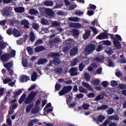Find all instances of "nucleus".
<instances>
[{"label":"nucleus","instance_id":"nucleus-29","mask_svg":"<svg viewBox=\"0 0 126 126\" xmlns=\"http://www.w3.org/2000/svg\"><path fill=\"white\" fill-rule=\"evenodd\" d=\"M54 4V2L53 1H45L44 2V5H45L46 6H52Z\"/></svg>","mask_w":126,"mask_h":126},{"label":"nucleus","instance_id":"nucleus-30","mask_svg":"<svg viewBox=\"0 0 126 126\" xmlns=\"http://www.w3.org/2000/svg\"><path fill=\"white\" fill-rule=\"evenodd\" d=\"M77 63H78V59L77 58H76L71 62V66H74V65H76Z\"/></svg>","mask_w":126,"mask_h":126},{"label":"nucleus","instance_id":"nucleus-63","mask_svg":"<svg viewBox=\"0 0 126 126\" xmlns=\"http://www.w3.org/2000/svg\"><path fill=\"white\" fill-rule=\"evenodd\" d=\"M107 63H108L109 66H113V65H114V63L113 62V61H112V60H111V59H109L107 61Z\"/></svg>","mask_w":126,"mask_h":126},{"label":"nucleus","instance_id":"nucleus-54","mask_svg":"<svg viewBox=\"0 0 126 126\" xmlns=\"http://www.w3.org/2000/svg\"><path fill=\"white\" fill-rule=\"evenodd\" d=\"M118 87L120 89H126V86L124 84H119Z\"/></svg>","mask_w":126,"mask_h":126},{"label":"nucleus","instance_id":"nucleus-19","mask_svg":"<svg viewBox=\"0 0 126 126\" xmlns=\"http://www.w3.org/2000/svg\"><path fill=\"white\" fill-rule=\"evenodd\" d=\"M33 106H34V103H33V102L27 105L26 109V113H27V114L30 113V111H31V109L33 108Z\"/></svg>","mask_w":126,"mask_h":126},{"label":"nucleus","instance_id":"nucleus-59","mask_svg":"<svg viewBox=\"0 0 126 126\" xmlns=\"http://www.w3.org/2000/svg\"><path fill=\"white\" fill-rule=\"evenodd\" d=\"M89 6L90 9H94V10H95V9L97 8V7H96V6L94 4H90Z\"/></svg>","mask_w":126,"mask_h":126},{"label":"nucleus","instance_id":"nucleus-23","mask_svg":"<svg viewBox=\"0 0 126 126\" xmlns=\"http://www.w3.org/2000/svg\"><path fill=\"white\" fill-rule=\"evenodd\" d=\"M45 50V47L43 46H39L35 48V51L36 53H39V52H42Z\"/></svg>","mask_w":126,"mask_h":126},{"label":"nucleus","instance_id":"nucleus-26","mask_svg":"<svg viewBox=\"0 0 126 126\" xmlns=\"http://www.w3.org/2000/svg\"><path fill=\"white\" fill-rule=\"evenodd\" d=\"M37 73L36 72H33L31 76V79L32 81H36V79H37Z\"/></svg>","mask_w":126,"mask_h":126},{"label":"nucleus","instance_id":"nucleus-47","mask_svg":"<svg viewBox=\"0 0 126 126\" xmlns=\"http://www.w3.org/2000/svg\"><path fill=\"white\" fill-rule=\"evenodd\" d=\"M93 83L94 85H98L100 84V80L99 79L94 80Z\"/></svg>","mask_w":126,"mask_h":126},{"label":"nucleus","instance_id":"nucleus-62","mask_svg":"<svg viewBox=\"0 0 126 126\" xmlns=\"http://www.w3.org/2000/svg\"><path fill=\"white\" fill-rule=\"evenodd\" d=\"M6 123L7 125H8V126H12V122H11V120H10V118L7 119Z\"/></svg>","mask_w":126,"mask_h":126},{"label":"nucleus","instance_id":"nucleus-20","mask_svg":"<svg viewBox=\"0 0 126 126\" xmlns=\"http://www.w3.org/2000/svg\"><path fill=\"white\" fill-rule=\"evenodd\" d=\"M78 52V49L76 47H74L70 52V56H75Z\"/></svg>","mask_w":126,"mask_h":126},{"label":"nucleus","instance_id":"nucleus-49","mask_svg":"<svg viewBox=\"0 0 126 126\" xmlns=\"http://www.w3.org/2000/svg\"><path fill=\"white\" fill-rule=\"evenodd\" d=\"M55 71L58 73H62L63 72V68L58 67L55 69Z\"/></svg>","mask_w":126,"mask_h":126},{"label":"nucleus","instance_id":"nucleus-4","mask_svg":"<svg viewBox=\"0 0 126 126\" xmlns=\"http://www.w3.org/2000/svg\"><path fill=\"white\" fill-rule=\"evenodd\" d=\"M7 46V42H4V41H0V59L2 54V50H4Z\"/></svg>","mask_w":126,"mask_h":126},{"label":"nucleus","instance_id":"nucleus-31","mask_svg":"<svg viewBox=\"0 0 126 126\" xmlns=\"http://www.w3.org/2000/svg\"><path fill=\"white\" fill-rule=\"evenodd\" d=\"M70 21H73L74 22H77L79 20V18L77 17H70L68 18Z\"/></svg>","mask_w":126,"mask_h":126},{"label":"nucleus","instance_id":"nucleus-7","mask_svg":"<svg viewBox=\"0 0 126 126\" xmlns=\"http://www.w3.org/2000/svg\"><path fill=\"white\" fill-rule=\"evenodd\" d=\"M9 59H10V55L7 53L2 55L1 57V61L4 62H8Z\"/></svg>","mask_w":126,"mask_h":126},{"label":"nucleus","instance_id":"nucleus-44","mask_svg":"<svg viewBox=\"0 0 126 126\" xmlns=\"http://www.w3.org/2000/svg\"><path fill=\"white\" fill-rule=\"evenodd\" d=\"M12 81V79L7 78L3 80V82L4 84H7V83H8L9 82H11Z\"/></svg>","mask_w":126,"mask_h":126},{"label":"nucleus","instance_id":"nucleus-52","mask_svg":"<svg viewBox=\"0 0 126 126\" xmlns=\"http://www.w3.org/2000/svg\"><path fill=\"white\" fill-rule=\"evenodd\" d=\"M114 113V108H110L107 110L108 115H112Z\"/></svg>","mask_w":126,"mask_h":126},{"label":"nucleus","instance_id":"nucleus-43","mask_svg":"<svg viewBox=\"0 0 126 126\" xmlns=\"http://www.w3.org/2000/svg\"><path fill=\"white\" fill-rule=\"evenodd\" d=\"M7 34L9 35L13 34V30L11 28L8 29L7 30Z\"/></svg>","mask_w":126,"mask_h":126},{"label":"nucleus","instance_id":"nucleus-6","mask_svg":"<svg viewBox=\"0 0 126 126\" xmlns=\"http://www.w3.org/2000/svg\"><path fill=\"white\" fill-rule=\"evenodd\" d=\"M109 33L106 32H103L102 34H99L96 36V39L98 40H103L104 39H109Z\"/></svg>","mask_w":126,"mask_h":126},{"label":"nucleus","instance_id":"nucleus-45","mask_svg":"<svg viewBox=\"0 0 126 126\" xmlns=\"http://www.w3.org/2000/svg\"><path fill=\"white\" fill-rule=\"evenodd\" d=\"M85 79L87 81H90V75L87 73H85Z\"/></svg>","mask_w":126,"mask_h":126},{"label":"nucleus","instance_id":"nucleus-41","mask_svg":"<svg viewBox=\"0 0 126 126\" xmlns=\"http://www.w3.org/2000/svg\"><path fill=\"white\" fill-rule=\"evenodd\" d=\"M89 107H90V105L86 103H84L82 105V108L84 110H88Z\"/></svg>","mask_w":126,"mask_h":126},{"label":"nucleus","instance_id":"nucleus-9","mask_svg":"<svg viewBox=\"0 0 126 126\" xmlns=\"http://www.w3.org/2000/svg\"><path fill=\"white\" fill-rule=\"evenodd\" d=\"M4 66L7 70H9L12 68V67H13V62L10 61L6 64H4Z\"/></svg>","mask_w":126,"mask_h":126},{"label":"nucleus","instance_id":"nucleus-18","mask_svg":"<svg viewBox=\"0 0 126 126\" xmlns=\"http://www.w3.org/2000/svg\"><path fill=\"white\" fill-rule=\"evenodd\" d=\"M22 93V90L21 89H19L17 91H15L13 93L14 95L13 96V98H16V97H18L20 94Z\"/></svg>","mask_w":126,"mask_h":126},{"label":"nucleus","instance_id":"nucleus-8","mask_svg":"<svg viewBox=\"0 0 126 126\" xmlns=\"http://www.w3.org/2000/svg\"><path fill=\"white\" fill-rule=\"evenodd\" d=\"M113 42L114 47H115L117 50H120V49H121L122 45L121 44V43L120 42V41H119L118 39H114Z\"/></svg>","mask_w":126,"mask_h":126},{"label":"nucleus","instance_id":"nucleus-16","mask_svg":"<svg viewBox=\"0 0 126 126\" xmlns=\"http://www.w3.org/2000/svg\"><path fill=\"white\" fill-rule=\"evenodd\" d=\"M45 11L48 16H53L54 14V11L51 9H45Z\"/></svg>","mask_w":126,"mask_h":126},{"label":"nucleus","instance_id":"nucleus-32","mask_svg":"<svg viewBox=\"0 0 126 126\" xmlns=\"http://www.w3.org/2000/svg\"><path fill=\"white\" fill-rule=\"evenodd\" d=\"M106 109H108V105H102L100 107H98L97 108V110L100 111L101 110H106Z\"/></svg>","mask_w":126,"mask_h":126},{"label":"nucleus","instance_id":"nucleus-37","mask_svg":"<svg viewBox=\"0 0 126 126\" xmlns=\"http://www.w3.org/2000/svg\"><path fill=\"white\" fill-rule=\"evenodd\" d=\"M72 32L74 36H78L79 35V32L78 30L74 29L72 30Z\"/></svg>","mask_w":126,"mask_h":126},{"label":"nucleus","instance_id":"nucleus-5","mask_svg":"<svg viewBox=\"0 0 126 126\" xmlns=\"http://www.w3.org/2000/svg\"><path fill=\"white\" fill-rule=\"evenodd\" d=\"M77 70H78V69L75 67L71 68L69 70L70 76H77V75H78Z\"/></svg>","mask_w":126,"mask_h":126},{"label":"nucleus","instance_id":"nucleus-42","mask_svg":"<svg viewBox=\"0 0 126 126\" xmlns=\"http://www.w3.org/2000/svg\"><path fill=\"white\" fill-rule=\"evenodd\" d=\"M38 12V10H35V9H32L30 10V13L31 14H37Z\"/></svg>","mask_w":126,"mask_h":126},{"label":"nucleus","instance_id":"nucleus-57","mask_svg":"<svg viewBox=\"0 0 126 126\" xmlns=\"http://www.w3.org/2000/svg\"><path fill=\"white\" fill-rule=\"evenodd\" d=\"M87 96L88 98H94L95 97V94L93 93H89L88 94Z\"/></svg>","mask_w":126,"mask_h":126},{"label":"nucleus","instance_id":"nucleus-64","mask_svg":"<svg viewBox=\"0 0 126 126\" xmlns=\"http://www.w3.org/2000/svg\"><path fill=\"white\" fill-rule=\"evenodd\" d=\"M61 85L59 84H57L56 85H55V90H56V91H59V90L60 89H61Z\"/></svg>","mask_w":126,"mask_h":126},{"label":"nucleus","instance_id":"nucleus-36","mask_svg":"<svg viewBox=\"0 0 126 126\" xmlns=\"http://www.w3.org/2000/svg\"><path fill=\"white\" fill-rule=\"evenodd\" d=\"M102 70H103V68H102V67L98 68L96 70L95 73L94 74L95 75H96V74H98V75L101 74Z\"/></svg>","mask_w":126,"mask_h":126},{"label":"nucleus","instance_id":"nucleus-25","mask_svg":"<svg viewBox=\"0 0 126 126\" xmlns=\"http://www.w3.org/2000/svg\"><path fill=\"white\" fill-rule=\"evenodd\" d=\"M79 91L81 93H85L86 94H87V93H88L87 90L83 88V87L82 86L79 87Z\"/></svg>","mask_w":126,"mask_h":126},{"label":"nucleus","instance_id":"nucleus-35","mask_svg":"<svg viewBox=\"0 0 126 126\" xmlns=\"http://www.w3.org/2000/svg\"><path fill=\"white\" fill-rule=\"evenodd\" d=\"M85 67V64L83 63H81L79 65V71H82L83 68Z\"/></svg>","mask_w":126,"mask_h":126},{"label":"nucleus","instance_id":"nucleus-56","mask_svg":"<svg viewBox=\"0 0 126 126\" xmlns=\"http://www.w3.org/2000/svg\"><path fill=\"white\" fill-rule=\"evenodd\" d=\"M10 54L11 55V58H13L15 57L16 51L14 50H12L11 51Z\"/></svg>","mask_w":126,"mask_h":126},{"label":"nucleus","instance_id":"nucleus-1","mask_svg":"<svg viewBox=\"0 0 126 126\" xmlns=\"http://www.w3.org/2000/svg\"><path fill=\"white\" fill-rule=\"evenodd\" d=\"M36 95H37V93L36 92H32L29 94L27 98L25 99V104H31L34 99V98L36 97Z\"/></svg>","mask_w":126,"mask_h":126},{"label":"nucleus","instance_id":"nucleus-14","mask_svg":"<svg viewBox=\"0 0 126 126\" xmlns=\"http://www.w3.org/2000/svg\"><path fill=\"white\" fill-rule=\"evenodd\" d=\"M91 33V31H90V30H87V31L85 32V33L83 35V39H84V40L88 39V38H89V36H90Z\"/></svg>","mask_w":126,"mask_h":126},{"label":"nucleus","instance_id":"nucleus-60","mask_svg":"<svg viewBox=\"0 0 126 126\" xmlns=\"http://www.w3.org/2000/svg\"><path fill=\"white\" fill-rule=\"evenodd\" d=\"M102 85L103 87H107L109 85V83L107 81H104L102 82Z\"/></svg>","mask_w":126,"mask_h":126},{"label":"nucleus","instance_id":"nucleus-39","mask_svg":"<svg viewBox=\"0 0 126 126\" xmlns=\"http://www.w3.org/2000/svg\"><path fill=\"white\" fill-rule=\"evenodd\" d=\"M110 85L113 87H116V86H118V82L115 80L111 81Z\"/></svg>","mask_w":126,"mask_h":126},{"label":"nucleus","instance_id":"nucleus-21","mask_svg":"<svg viewBox=\"0 0 126 126\" xmlns=\"http://www.w3.org/2000/svg\"><path fill=\"white\" fill-rule=\"evenodd\" d=\"M70 25L71 27H74V28H80L81 27V24L79 23H71Z\"/></svg>","mask_w":126,"mask_h":126},{"label":"nucleus","instance_id":"nucleus-11","mask_svg":"<svg viewBox=\"0 0 126 126\" xmlns=\"http://www.w3.org/2000/svg\"><path fill=\"white\" fill-rule=\"evenodd\" d=\"M13 35L14 37H20V36H21L20 31L15 28L13 30Z\"/></svg>","mask_w":126,"mask_h":126},{"label":"nucleus","instance_id":"nucleus-15","mask_svg":"<svg viewBox=\"0 0 126 126\" xmlns=\"http://www.w3.org/2000/svg\"><path fill=\"white\" fill-rule=\"evenodd\" d=\"M82 84L83 86H84V87H86V88H87V89H88L89 91H92L93 90V89L92 88V87H91V86L88 84V83L83 82L82 83Z\"/></svg>","mask_w":126,"mask_h":126},{"label":"nucleus","instance_id":"nucleus-46","mask_svg":"<svg viewBox=\"0 0 126 126\" xmlns=\"http://www.w3.org/2000/svg\"><path fill=\"white\" fill-rule=\"evenodd\" d=\"M91 29L94 32V34H98V32L97 31V29L94 27H91Z\"/></svg>","mask_w":126,"mask_h":126},{"label":"nucleus","instance_id":"nucleus-17","mask_svg":"<svg viewBox=\"0 0 126 126\" xmlns=\"http://www.w3.org/2000/svg\"><path fill=\"white\" fill-rule=\"evenodd\" d=\"M21 24L22 25H24L25 28H29V22L27 20H22L21 22Z\"/></svg>","mask_w":126,"mask_h":126},{"label":"nucleus","instance_id":"nucleus-58","mask_svg":"<svg viewBox=\"0 0 126 126\" xmlns=\"http://www.w3.org/2000/svg\"><path fill=\"white\" fill-rule=\"evenodd\" d=\"M8 72H9V75L10 76H12L13 75V73H14V71H13V70L12 69H9V70H7Z\"/></svg>","mask_w":126,"mask_h":126},{"label":"nucleus","instance_id":"nucleus-53","mask_svg":"<svg viewBox=\"0 0 126 126\" xmlns=\"http://www.w3.org/2000/svg\"><path fill=\"white\" fill-rule=\"evenodd\" d=\"M94 61L96 62V63H101L102 62V59L99 57H95L94 59Z\"/></svg>","mask_w":126,"mask_h":126},{"label":"nucleus","instance_id":"nucleus-33","mask_svg":"<svg viewBox=\"0 0 126 126\" xmlns=\"http://www.w3.org/2000/svg\"><path fill=\"white\" fill-rule=\"evenodd\" d=\"M38 120L37 119H33V120H31L28 124V126H33L34 123H37Z\"/></svg>","mask_w":126,"mask_h":126},{"label":"nucleus","instance_id":"nucleus-28","mask_svg":"<svg viewBox=\"0 0 126 126\" xmlns=\"http://www.w3.org/2000/svg\"><path fill=\"white\" fill-rule=\"evenodd\" d=\"M53 63L54 65L58 66V64L61 63V60H60V58H55V60H53Z\"/></svg>","mask_w":126,"mask_h":126},{"label":"nucleus","instance_id":"nucleus-12","mask_svg":"<svg viewBox=\"0 0 126 126\" xmlns=\"http://www.w3.org/2000/svg\"><path fill=\"white\" fill-rule=\"evenodd\" d=\"M14 10L16 12H18V13H21L22 12H24L25 9L23 7L20 6L18 7H15Z\"/></svg>","mask_w":126,"mask_h":126},{"label":"nucleus","instance_id":"nucleus-40","mask_svg":"<svg viewBox=\"0 0 126 126\" xmlns=\"http://www.w3.org/2000/svg\"><path fill=\"white\" fill-rule=\"evenodd\" d=\"M3 14L5 16H9V15H10V12H9V10L7 9L4 10L3 12Z\"/></svg>","mask_w":126,"mask_h":126},{"label":"nucleus","instance_id":"nucleus-48","mask_svg":"<svg viewBox=\"0 0 126 126\" xmlns=\"http://www.w3.org/2000/svg\"><path fill=\"white\" fill-rule=\"evenodd\" d=\"M27 51L30 55H32L33 54V49L31 47H28L27 48Z\"/></svg>","mask_w":126,"mask_h":126},{"label":"nucleus","instance_id":"nucleus-2","mask_svg":"<svg viewBox=\"0 0 126 126\" xmlns=\"http://www.w3.org/2000/svg\"><path fill=\"white\" fill-rule=\"evenodd\" d=\"M72 90V86H65L63 87L61 92H59L60 96H63L65 94H67L69 93L70 91Z\"/></svg>","mask_w":126,"mask_h":126},{"label":"nucleus","instance_id":"nucleus-10","mask_svg":"<svg viewBox=\"0 0 126 126\" xmlns=\"http://www.w3.org/2000/svg\"><path fill=\"white\" fill-rule=\"evenodd\" d=\"M46 63H48V60L44 58H40L36 63L38 65H41V64H44Z\"/></svg>","mask_w":126,"mask_h":126},{"label":"nucleus","instance_id":"nucleus-34","mask_svg":"<svg viewBox=\"0 0 126 126\" xmlns=\"http://www.w3.org/2000/svg\"><path fill=\"white\" fill-rule=\"evenodd\" d=\"M104 119H105V117L102 115H99L97 117V120L99 123H102Z\"/></svg>","mask_w":126,"mask_h":126},{"label":"nucleus","instance_id":"nucleus-27","mask_svg":"<svg viewBox=\"0 0 126 126\" xmlns=\"http://www.w3.org/2000/svg\"><path fill=\"white\" fill-rule=\"evenodd\" d=\"M41 24H42V25H50L49 20L45 19H41Z\"/></svg>","mask_w":126,"mask_h":126},{"label":"nucleus","instance_id":"nucleus-24","mask_svg":"<svg viewBox=\"0 0 126 126\" xmlns=\"http://www.w3.org/2000/svg\"><path fill=\"white\" fill-rule=\"evenodd\" d=\"M25 98H26V94H23L20 97L19 100V104H22L23 102H24V100H25Z\"/></svg>","mask_w":126,"mask_h":126},{"label":"nucleus","instance_id":"nucleus-55","mask_svg":"<svg viewBox=\"0 0 126 126\" xmlns=\"http://www.w3.org/2000/svg\"><path fill=\"white\" fill-rule=\"evenodd\" d=\"M104 45H106V46H111L112 45V42L109 40L103 41Z\"/></svg>","mask_w":126,"mask_h":126},{"label":"nucleus","instance_id":"nucleus-50","mask_svg":"<svg viewBox=\"0 0 126 126\" xmlns=\"http://www.w3.org/2000/svg\"><path fill=\"white\" fill-rule=\"evenodd\" d=\"M32 28H33L34 30H38V29H39V25L36 23L33 24L32 25Z\"/></svg>","mask_w":126,"mask_h":126},{"label":"nucleus","instance_id":"nucleus-38","mask_svg":"<svg viewBox=\"0 0 126 126\" xmlns=\"http://www.w3.org/2000/svg\"><path fill=\"white\" fill-rule=\"evenodd\" d=\"M43 44V40L41 39H38L37 40H36L34 43L35 46H37L38 45H41Z\"/></svg>","mask_w":126,"mask_h":126},{"label":"nucleus","instance_id":"nucleus-61","mask_svg":"<svg viewBox=\"0 0 126 126\" xmlns=\"http://www.w3.org/2000/svg\"><path fill=\"white\" fill-rule=\"evenodd\" d=\"M83 11H77L75 12V14L76 15H79V16H81V15H83Z\"/></svg>","mask_w":126,"mask_h":126},{"label":"nucleus","instance_id":"nucleus-22","mask_svg":"<svg viewBox=\"0 0 126 126\" xmlns=\"http://www.w3.org/2000/svg\"><path fill=\"white\" fill-rule=\"evenodd\" d=\"M30 40L31 42H34L35 40V34H34L33 32H31L30 33Z\"/></svg>","mask_w":126,"mask_h":126},{"label":"nucleus","instance_id":"nucleus-51","mask_svg":"<svg viewBox=\"0 0 126 126\" xmlns=\"http://www.w3.org/2000/svg\"><path fill=\"white\" fill-rule=\"evenodd\" d=\"M51 25L53 27H57V26L60 25V24L57 21H54L52 23Z\"/></svg>","mask_w":126,"mask_h":126},{"label":"nucleus","instance_id":"nucleus-13","mask_svg":"<svg viewBox=\"0 0 126 126\" xmlns=\"http://www.w3.org/2000/svg\"><path fill=\"white\" fill-rule=\"evenodd\" d=\"M28 80H30V78L27 75H23L21 77L20 82H27Z\"/></svg>","mask_w":126,"mask_h":126},{"label":"nucleus","instance_id":"nucleus-3","mask_svg":"<svg viewBox=\"0 0 126 126\" xmlns=\"http://www.w3.org/2000/svg\"><path fill=\"white\" fill-rule=\"evenodd\" d=\"M95 48H96L95 45L93 44H90L85 48V50L88 55H90V54H92V53H93V51L95 50Z\"/></svg>","mask_w":126,"mask_h":126}]
</instances>
